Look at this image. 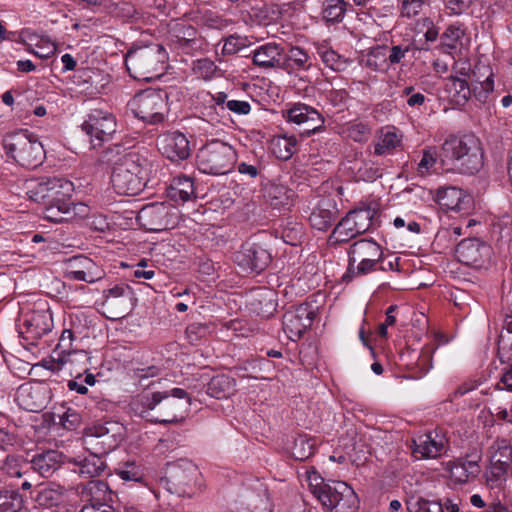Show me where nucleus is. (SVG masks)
<instances>
[{
	"instance_id": "34",
	"label": "nucleus",
	"mask_w": 512,
	"mask_h": 512,
	"mask_svg": "<svg viewBox=\"0 0 512 512\" xmlns=\"http://www.w3.org/2000/svg\"><path fill=\"white\" fill-rule=\"evenodd\" d=\"M53 318L48 309L34 311V340L36 338L44 339V344H49L55 340L56 335L52 332Z\"/></svg>"
},
{
	"instance_id": "3",
	"label": "nucleus",
	"mask_w": 512,
	"mask_h": 512,
	"mask_svg": "<svg viewBox=\"0 0 512 512\" xmlns=\"http://www.w3.org/2000/svg\"><path fill=\"white\" fill-rule=\"evenodd\" d=\"M438 156L444 168L461 174H475L483 166L481 143L473 135L446 139Z\"/></svg>"
},
{
	"instance_id": "9",
	"label": "nucleus",
	"mask_w": 512,
	"mask_h": 512,
	"mask_svg": "<svg viewBox=\"0 0 512 512\" xmlns=\"http://www.w3.org/2000/svg\"><path fill=\"white\" fill-rule=\"evenodd\" d=\"M199 479L197 466L188 460L169 464L165 476L167 489L183 497H192L200 490Z\"/></svg>"
},
{
	"instance_id": "47",
	"label": "nucleus",
	"mask_w": 512,
	"mask_h": 512,
	"mask_svg": "<svg viewBox=\"0 0 512 512\" xmlns=\"http://www.w3.org/2000/svg\"><path fill=\"white\" fill-rule=\"evenodd\" d=\"M37 495L34 498V502H36L41 507H52L57 505L60 501L61 494L58 490L44 484L37 485Z\"/></svg>"
},
{
	"instance_id": "33",
	"label": "nucleus",
	"mask_w": 512,
	"mask_h": 512,
	"mask_svg": "<svg viewBox=\"0 0 512 512\" xmlns=\"http://www.w3.org/2000/svg\"><path fill=\"white\" fill-rule=\"evenodd\" d=\"M169 197L175 202L185 203L195 198V188L192 178L178 176L172 180L168 192Z\"/></svg>"
},
{
	"instance_id": "44",
	"label": "nucleus",
	"mask_w": 512,
	"mask_h": 512,
	"mask_svg": "<svg viewBox=\"0 0 512 512\" xmlns=\"http://www.w3.org/2000/svg\"><path fill=\"white\" fill-rule=\"evenodd\" d=\"M408 512H444L440 501L427 500L423 497H410L406 501Z\"/></svg>"
},
{
	"instance_id": "2",
	"label": "nucleus",
	"mask_w": 512,
	"mask_h": 512,
	"mask_svg": "<svg viewBox=\"0 0 512 512\" xmlns=\"http://www.w3.org/2000/svg\"><path fill=\"white\" fill-rule=\"evenodd\" d=\"M190 398L181 388H174L171 394L154 392L135 396L130 404V412L152 423L171 424L184 418Z\"/></svg>"
},
{
	"instance_id": "55",
	"label": "nucleus",
	"mask_w": 512,
	"mask_h": 512,
	"mask_svg": "<svg viewBox=\"0 0 512 512\" xmlns=\"http://www.w3.org/2000/svg\"><path fill=\"white\" fill-rule=\"evenodd\" d=\"M55 420V415L50 412L34 416V432L40 434L38 438L47 435L51 426L55 424Z\"/></svg>"
},
{
	"instance_id": "40",
	"label": "nucleus",
	"mask_w": 512,
	"mask_h": 512,
	"mask_svg": "<svg viewBox=\"0 0 512 512\" xmlns=\"http://www.w3.org/2000/svg\"><path fill=\"white\" fill-rule=\"evenodd\" d=\"M348 6L345 0H326L322 8V18L328 23H339L343 20Z\"/></svg>"
},
{
	"instance_id": "49",
	"label": "nucleus",
	"mask_w": 512,
	"mask_h": 512,
	"mask_svg": "<svg viewBox=\"0 0 512 512\" xmlns=\"http://www.w3.org/2000/svg\"><path fill=\"white\" fill-rule=\"evenodd\" d=\"M64 365L70 364L71 366H75L77 373V377H81V372H87L89 370V356L88 353L84 350H72L71 352H67L64 355Z\"/></svg>"
},
{
	"instance_id": "52",
	"label": "nucleus",
	"mask_w": 512,
	"mask_h": 512,
	"mask_svg": "<svg viewBox=\"0 0 512 512\" xmlns=\"http://www.w3.org/2000/svg\"><path fill=\"white\" fill-rule=\"evenodd\" d=\"M429 0H399L400 15L413 18L420 14Z\"/></svg>"
},
{
	"instance_id": "38",
	"label": "nucleus",
	"mask_w": 512,
	"mask_h": 512,
	"mask_svg": "<svg viewBox=\"0 0 512 512\" xmlns=\"http://www.w3.org/2000/svg\"><path fill=\"white\" fill-rule=\"evenodd\" d=\"M298 141L295 136L286 134L277 135L271 142V149L274 155L281 160L290 159L297 151Z\"/></svg>"
},
{
	"instance_id": "5",
	"label": "nucleus",
	"mask_w": 512,
	"mask_h": 512,
	"mask_svg": "<svg viewBox=\"0 0 512 512\" xmlns=\"http://www.w3.org/2000/svg\"><path fill=\"white\" fill-rule=\"evenodd\" d=\"M111 182L118 194L137 195L146 185L150 162L138 153H128L114 163Z\"/></svg>"
},
{
	"instance_id": "16",
	"label": "nucleus",
	"mask_w": 512,
	"mask_h": 512,
	"mask_svg": "<svg viewBox=\"0 0 512 512\" xmlns=\"http://www.w3.org/2000/svg\"><path fill=\"white\" fill-rule=\"evenodd\" d=\"M234 261L244 272L259 274L269 266L272 256L261 244L246 241L235 253Z\"/></svg>"
},
{
	"instance_id": "56",
	"label": "nucleus",
	"mask_w": 512,
	"mask_h": 512,
	"mask_svg": "<svg viewBox=\"0 0 512 512\" xmlns=\"http://www.w3.org/2000/svg\"><path fill=\"white\" fill-rule=\"evenodd\" d=\"M117 475L124 481L141 482L143 472L135 463H126L117 470Z\"/></svg>"
},
{
	"instance_id": "12",
	"label": "nucleus",
	"mask_w": 512,
	"mask_h": 512,
	"mask_svg": "<svg viewBox=\"0 0 512 512\" xmlns=\"http://www.w3.org/2000/svg\"><path fill=\"white\" fill-rule=\"evenodd\" d=\"M81 500L86 504L80 512H114L106 503L111 500L112 490L103 480H91L78 486Z\"/></svg>"
},
{
	"instance_id": "1",
	"label": "nucleus",
	"mask_w": 512,
	"mask_h": 512,
	"mask_svg": "<svg viewBox=\"0 0 512 512\" xmlns=\"http://www.w3.org/2000/svg\"><path fill=\"white\" fill-rule=\"evenodd\" d=\"M73 190L71 181L57 177L38 178L34 186V203H37L34 213L52 223L68 220L76 209L84 213L86 205H72L70 201Z\"/></svg>"
},
{
	"instance_id": "57",
	"label": "nucleus",
	"mask_w": 512,
	"mask_h": 512,
	"mask_svg": "<svg viewBox=\"0 0 512 512\" xmlns=\"http://www.w3.org/2000/svg\"><path fill=\"white\" fill-rule=\"evenodd\" d=\"M494 89V81L492 74H490L483 82H479L477 85L471 88V95L480 102H486L489 94Z\"/></svg>"
},
{
	"instance_id": "13",
	"label": "nucleus",
	"mask_w": 512,
	"mask_h": 512,
	"mask_svg": "<svg viewBox=\"0 0 512 512\" xmlns=\"http://www.w3.org/2000/svg\"><path fill=\"white\" fill-rule=\"evenodd\" d=\"M287 122L299 127L302 136L308 137L324 129V117L315 108L296 103L284 112Z\"/></svg>"
},
{
	"instance_id": "8",
	"label": "nucleus",
	"mask_w": 512,
	"mask_h": 512,
	"mask_svg": "<svg viewBox=\"0 0 512 512\" xmlns=\"http://www.w3.org/2000/svg\"><path fill=\"white\" fill-rule=\"evenodd\" d=\"M348 256V270L344 279L365 276L377 271L383 258V250L373 239L363 238L351 244Z\"/></svg>"
},
{
	"instance_id": "63",
	"label": "nucleus",
	"mask_w": 512,
	"mask_h": 512,
	"mask_svg": "<svg viewBox=\"0 0 512 512\" xmlns=\"http://www.w3.org/2000/svg\"><path fill=\"white\" fill-rule=\"evenodd\" d=\"M472 3L473 0H445L446 9L453 15L463 14Z\"/></svg>"
},
{
	"instance_id": "51",
	"label": "nucleus",
	"mask_w": 512,
	"mask_h": 512,
	"mask_svg": "<svg viewBox=\"0 0 512 512\" xmlns=\"http://www.w3.org/2000/svg\"><path fill=\"white\" fill-rule=\"evenodd\" d=\"M185 334L190 344L197 345L210 334V327L205 323H192L187 326Z\"/></svg>"
},
{
	"instance_id": "58",
	"label": "nucleus",
	"mask_w": 512,
	"mask_h": 512,
	"mask_svg": "<svg viewBox=\"0 0 512 512\" xmlns=\"http://www.w3.org/2000/svg\"><path fill=\"white\" fill-rule=\"evenodd\" d=\"M55 53L56 45L50 40L41 39L34 45V57L49 61Z\"/></svg>"
},
{
	"instance_id": "41",
	"label": "nucleus",
	"mask_w": 512,
	"mask_h": 512,
	"mask_svg": "<svg viewBox=\"0 0 512 512\" xmlns=\"http://www.w3.org/2000/svg\"><path fill=\"white\" fill-rule=\"evenodd\" d=\"M309 59L308 53L298 46L291 47L285 55L282 54V63H288L287 71L307 69L310 66Z\"/></svg>"
},
{
	"instance_id": "54",
	"label": "nucleus",
	"mask_w": 512,
	"mask_h": 512,
	"mask_svg": "<svg viewBox=\"0 0 512 512\" xmlns=\"http://www.w3.org/2000/svg\"><path fill=\"white\" fill-rule=\"evenodd\" d=\"M495 447L496 449L491 456V461L510 466L512 462V447L506 441L497 442L493 448Z\"/></svg>"
},
{
	"instance_id": "45",
	"label": "nucleus",
	"mask_w": 512,
	"mask_h": 512,
	"mask_svg": "<svg viewBox=\"0 0 512 512\" xmlns=\"http://www.w3.org/2000/svg\"><path fill=\"white\" fill-rule=\"evenodd\" d=\"M315 443L307 436L299 435L295 438L291 448L292 456L299 461H304L314 454Z\"/></svg>"
},
{
	"instance_id": "39",
	"label": "nucleus",
	"mask_w": 512,
	"mask_h": 512,
	"mask_svg": "<svg viewBox=\"0 0 512 512\" xmlns=\"http://www.w3.org/2000/svg\"><path fill=\"white\" fill-rule=\"evenodd\" d=\"M503 330L498 340V355L501 361L512 360V315H506Z\"/></svg>"
},
{
	"instance_id": "42",
	"label": "nucleus",
	"mask_w": 512,
	"mask_h": 512,
	"mask_svg": "<svg viewBox=\"0 0 512 512\" xmlns=\"http://www.w3.org/2000/svg\"><path fill=\"white\" fill-rule=\"evenodd\" d=\"M361 234L356 228L354 220L348 213L334 228L332 237L336 242H347L351 238Z\"/></svg>"
},
{
	"instance_id": "25",
	"label": "nucleus",
	"mask_w": 512,
	"mask_h": 512,
	"mask_svg": "<svg viewBox=\"0 0 512 512\" xmlns=\"http://www.w3.org/2000/svg\"><path fill=\"white\" fill-rule=\"evenodd\" d=\"M283 48L276 43H266L253 51V63L261 68L288 70V63H282Z\"/></svg>"
},
{
	"instance_id": "7",
	"label": "nucleus",
	"mask_w": 512,
	"mask_h": 512,
	"mask_svg": "<svg viewBox=\"0 0 512 512\" xmlns=\"http://www.w3.org/2000/svg\"><path fill=\"white\" fill-rule=\"evenodd\" d=\"M235 149L228 143L218 139L211 140L202 146L197 153L196 163L200 172L209 175H225L236 163Z\"/></svg>"
},
{
	"instance_id": "11",
	"label": "nucleus",
	"mask_w": 512,
	"mask_h": 512,
	"mask_svg": "<svg viewBox=\"0 0 512 512\" xmlns=\"http://www.w3.org/2000/svg\"><path fill=\"white\" fill-rule=\"evenodd\" d=\"M116 127L114 115L101 109L91 110L81 125L82 131L89 136L90 144L94 149L111 140Z\"/></svg>"
},
{
	"instance_id": "48",
	"label": "nucleus",
	"mask_w": 512,
	"mask_h": 512,
	"mask_svg": "<svg viewBox=\"0 0 512 512\" xmlns=\"http://www.w3.org/2000/svg\"><path fill=\"white\" fill-rule=\"evenodd\" d=\"M23 498L14 491L0 492V512H21Z\"/></svg>"
},
{
	"instance_id": "37",
	"label": "nucleus",
	"mask_w": 512,
	"mask_h": 512,
	"mask_svg": "<svg viewBox=\"0 0 512 512\" xmlns=\"http://www.w3.org/2000/svg\"><path fill=\"white\" fill-rule=\"evenodd\" d=\"M234 392V380L225 374L212 377L207 384L206 393L216 399L229 397Z\"/></svg>"
},
{
	"instance_id": "60",
	"label": "nucleus",
	"mask_w": 512,
	"mask_h": 512,
	"mask_svg": "<svg viewBox=\"0 0 512 512\" xmlns=\"http://www.w3.org/2000/svg\"><path fill=\"white\" fill-rule=\"evenodd\" d=\"M465 32L461 24H453L446 28L442 34L445 45L454 48Z\"/></svg>"
},
{
	"instance_id": "29",
	"label": "nucleus",
	"mask_w": 512,
	"mask_h": 512,
	"mask_svg": "<svg viewBox=\"0 0 512 512\" xmlns=\"http://www.w3.org/2000/svg\"><path fill=\"white\" fill-rule=\"evenodd\" d=\"M432 433L424 434L413 439V454L421 458H437L445 451L443 438L437 439Z\"/></svg>"
},
{
	"instance_id": "36",
	"label": "nucleus",
	"mask_w": 512,
	"mask_h": 512,
	"mask_svg": "<svg viewBox=\"0 0 512 512\" xmlns=\"http://www.w3.org/2000/svg\"><path fill=\"white\" fill-rule=\"evenodd\" d=\"M445 90L448 92L451 100L457 105H464L471 97V88L467 79L458 76L447 78Z\"/></svg>"
},
{
	"instance_id": "4",
	"label": "nucleus",
	"mask_w": 512,
	"mask_h": 512,
	"mask_svg": "<svg viewBox=\"0 0 512 512\" xmlns=\"http://www.w3.org/2000/svg\"><path fill=\"white\" fill-rule=\"evenodd\" d=\"M307 481L311 493L326 509L334 512L357 511V495L345 482H325L316 471L307 473Z\"/></svg>"
},
{
	"instance_id": "18",
	"label": "nucleus",
	"mask_w": 512,
	"mask_h": 512,
	"mask_svg": "<svg viewBox=\"0 0 512 512\" xmlns=\"http://www.w3.org/2000/svg\"><path fill=\"white\" fill-rule=\"evenodd\" d=\"M315 313L312 306L302 303L289 309L283 315V331L291 341L299 340L306 330L312 325Z\"/></svg>"
},
{
	"instance_id": "21",
	"label": "nucleus",
	"mask_w": 512,
	"mask_h": 512,
	"mask_svg": "<svg viewBox=\"0 0 512 512\" xmlns=\"http://www.w3.org/2000/svg\"><path fill=\"white\" fill-rule=\"evenodd\" d=\"M117 426L113 423L105 425H96L90 428L84 435V443L88 449L94 450L103 455L117 447L119 437L112 432V428Z\"/></svg>"
},
{
	"instance_id": "14",
	"label": "nucleus",
	"mask_w": 512,
	"mask_h": 512,
	"mask_svg": "<svg viewBox=\"0 0 512 512\" xmlns=\"http://www.w3.org/2000/svg\"><path fill=\"white\" fill-rule=\"evenodd\" d=\"M176 218L174 208L167 203H150L137 214L138 223L147 231L158 232L168 229Z\"/></svg>"
},
{
	"instance_id": "53",
	"label": "nucleus",
	"mask_w": 512,
	"mask_h": 512,
	"mask_svg": "<svg viewBox=\"0 0 512 512\" xmlns=\"http://www.w3.org/2000/svg\"><path fill=\"white\" fill-rule=\"evenodd\" d=\"M15 402L25 410L32 411V384L27 382L20 385L16 391Z\"/></svg>"
},
{
	"instance_id": "32",
	"label": "nucleus",
	"mask_w": 512,
	"mask_h": 512,
	"mask_svg": "<svg viewBox=\"0 0 512 512\" xmlns=\"http://www.w3.org/2000/svg\"><path fill=\"white\" fill-rule=\"evenodd\" d=\"M101 454L93 450V452L83 459L72 458L69 461L75 465L74 472L83 477H96L99 476L106 468L104 460L100 457Z\"/></svg>"
},
{
	"instance_id": "19",
	"label": "nucleus",
	"mask_w": 512,
	"mask_h": 512,
	"mask_svg": "<svg viewBox=\"0 0 512 512\" xmlns=\"http://www.w3.org/2000/svg\"><path fill=\"white\" fill-rule=\"evenodd\" d=\"M456 255L464 265L482 268L489 264L492 248L477 238H468L457 245Z\"/></svg>"
},
{
	"instance_id": "15",
	"label": "nucleus",
	"mask_w": 512,
	"mask_h": 512,
	"mask_svg": "<svg viewBox=\"0 0 512 512\" xmlns=\"http://www.w3.org/2000/svg\"><path fill=\"white\" fill-rule=\"evenodd\" d=\"M73 333L71 330H63L56 347L48 358H43L40 362L34 363V375L41 378H34L36 381H44L54 372L59 371L64 366V355L71 352Z\"/></svg>"
},
{
	"instance_id": "23",
	"label": "nucleus",
	"mask_w": 512,
	"mask_h": 512,
	"mask_svg": "<svg viewBox=\"0 0 512 512\" xmlns=\"http://www.w3.org/2000/svg\"><path fill=\"white\" fill-rule=\"evenodd\" d=\"M239 512H270L268 489L260 481L246 488L239 496Z\"/></svg>"
},
{
	"instance_id": "62",
	"label": "nucleus",
	"mask_w": 512,
	"mask_h": 512,
	"mask_svg": "<svg viewBox=\"0 0 512 512\" xmlns=\"http://www.w3.org/2000/svg\"><path fill=\"white\" fill-rule=\"evenodd\" d=\"M380 168L373 166L369 162H363L357 170V177L366 182H372L381 177Z\"/></svg>"
},
{
	"instance_id": "17",
	"label": "nucleus",
	"mask_w": 512,
	"mask_h": 512,
	"mask_svg": "<svg viewBox=\"0 0 512 512\" xmlns=\"http://www.w3.org/2000/svg\"><path fill=\"white\" fill-rule=\"evenodd\" d=\"M103 309L109 318L119 319L127 315L134 307V293L127 284H117L104 291Z\"/></svg>"
},
{
	"instance_id": "22",
	"label": "nucleus",
	"mask_w": 512,
	"mask_h": 512,
	"mask_svg": "<svg viewBox=\"0 0 512 512\" xmlns=\"http://www.w3.org/2000/svg\"><path fill=\"white\" fill-rule=\"evenodd\" d=\"M65 275L71 280L94 283L103 278L104 271L93 260L80 255L68 260Z\"/></svg>"
},
{
	"instance_id": "35",
	"label": "nucleus",
	"mask_w": 512,
	"mask_h": 512,
	"mask_svg": "<svg viewBox=\"0 0 512 512\" xmlns=\"http://www.w3.org/2000/svg\"><path fill=\"white\" fill-rule=\"evenodd\" d=\"M267 198L276 209L289 208L293 205L295 192L283 184L272 183L267 188Z\"/></svg>"
},
{
	"instance_id": "64",
	"label": "nucleus",
	"mask_w": 512,
	"mask_h": 512,
	"mask_svg": "<svg viewBox=\"0 0 512 512\" xmlns=\"http://www.w3.org/2000/svg\"><path fill=\"white\" fill-rule=\"evenodd\" d=\"M195 70L201 77L209 79L214 75L216 66L214 62L209 59H201L197 61Z\"/></svg>"
},
{
	"instance_id": "28",
	"label": "nucleus",
	"mask_w": 512,
	"mask_h": 512,
	"mask_svg": "<svg viewBox=\"0 0 512 512\" xmlns=\"http://www.w3.org/2000/svg\"><path fill=\"white\" fill-rule=\"evenodd\" d=\"M402 138V134L395 127L381 128L373 143V154L376 156L393 154L398 148H401Z\"/></svg>"
},
{
	"instance_id": "27",
	"label": "nucleus",
	"mask_w": 512,
	"mask_h": 512,
	"mask_svg": "<svg viewBox=\"0 0 512 512\" xmlns=\"http://www.w3.org/2000/svg\"><path fill=\"white\" fill-rule=\"evenodd\" d=\"M31 143L32 135L28 129L13 132L3 140L6 152L17 162H20L25 158V155L29 154Z\"/></svg>"
},
{
	"instance_id": "20",
	"label": "nucleus",
	"mask_w": 512,
	"mask_h": 512,
	"mask_svg": "<svg viewBox=\"0 0 512 512\" xmlns=\"http://www.w3.org/2000/svg\"><path fill=\"white\" fill-rule=\"evenodd\" d=\"M156 143L162 155L171 161L185 160L191 154L187 137L179 131H169L159 135Z\"/></svg>"
},
{
	"instance_id": "59",
	"label": "nucleus",
	"mask_w": 512,
	"mask_h": 512,
	"mask_svg": "<svg viewBox=\"0 0 512 512\" xmlns=\"http://www.w3.org/2000/svg\"><path fill=\"white\" fill-rule=\"evenodd\" d=\"M321 58L327 67L335 71L343 70L346 66V60L343 59L334 50L326 49L322 51Z\"/></svg>"
},
{
	"instance_id": "10",
	"label": "nucleus",
	"mask_w": 512,
	"mask_h": 512,
	"mask_svg": "<svg viewBox=\"0 0 512 512\" xmlns=\"http://www.w3.org/2000/svg\"><path fill=\"white\" fill-rule=\"evenodd\" d=\"M166 99L167 94L164 91L149 88L136 94L128 106L138 119L156 124L164 120Z\"/></svg>"
},
{
	"instance_id": "26",
	"label": "nucleus",
	"mask_w": 512,
	"mask_h": 512,
	"mask_svg": "<svg viewBox=\"0 0 512 512\" xmlns=\"http://www.w3.org/2000/svg\"><path fill=\"white\" fill-rule=\"evenodd\" d=\"M338 210L332 199H321L312 210L309 222L314 229L326 231L337 217Z\"/></svg>"
},
{
	"instance_id": "24",
	"label": "nucleus",
	"mask_w": 512,
	"mask_h": 512,
	"mask_svg": "<svg viewBox=\"0 0 512 512\" xmlns=\"http://www.w3.org/2000/svg\"><path fill=\"white\" fill-rule=\"evenodd\" d=\"M436 198L439 205L447 211L466 213L471 205V197L457 187L438 189Z\"/></svg>"
},
{
	"instance_id": "6",
	"label": "nucleus",
	"mask_w": 512,
	"mask_h": 512,
	"mask_svg": "<svg viewBox=\"0 0 512 512\" xmlns=\"http://www.w3.org/2000/svg\"><path fill=\"white\" fill-rule=\"evenodd\" d=\"M167 53L163 46L154 44L131 48L125 55V65L131 77L150 82L159 78L166 68Z\"/></svg>"
},
{
	"instance_id": "46",
	"label": "nucleus",
	"mask_w": 512,
	"mask_h": 512,
	"mask_svg": "<svg viewBox=\"0 0 512 512\" xmlns=\"http://www.w3.org/2000/svg\"><path fill=\"white\" fill-rule=\"evenodd\" d=\"M508 469L509 466L491 461L484 474L486 484L490 488L500 486L507 478Z\"/></svg>"
},
{
	"instance_id": "61",
	"label": "nucleus",
	"mask_w": 512,
	"mask_h": 512,
	"mask_svg": "<svg viewBox=\"0 0 512 512\" xmlns=\"http://www.w3.org/2000/svg\"><path fill=\"white\" fill-rule=\"evenodd\" d=\"M437 154L432 149L423 150L422 158L418 163L417 172L424 176L430 172L433 166L436 164Z\"/></svg>"
},
{
	"instance_id": "31",
	"label": "nucleus",
	"mask_w": 512,
	"mask_h": 512,
	"mask_svg": "<svg viewBox=\"0 0 512 512\" xmlns=\"http://www.w3.org/2000/svg\"><path fill=\"white\" fill-rule=\"evenodd\" d=\"M450 477L458 484H464L477 478L481 472L478 460H458L450 464Z\"/></svg>"
},
{
	"instance_id": "30",
	"label": "nucleus",
	"mask_w": 512,
	"mask_h": 512,
	"mask_svg": "<svg viewBox=\"0 0 512 512\" xmlns=\"http://www.w3.org/2000/svg\"><path fill=\"white\" fill-rule=\"evenodd\" d=\"M60 454L53 449H43L36 447L34 449V472H38L42 477L51 476L59 467Z\"/></svg>"
},
{
	"instance_id": "43",
	"label": "nucleus",
	"mask_w": 512,
	"mask_h": 512,
	"mask_svg": "<svg viewBox=\"0 0 512 512\" xmlns=\"http://www.w3.org/2000/svg\"><path fill=\"white\" fill-rule=\"evenodd\" d=\"M354 220V224L360 233H365L373 224V220L377 214L376 210L371 207H361L349 212Z\"/></svg>"
},
{
	"instance_id": "50",
	"label": "nucleus",
	"mask_w": 512,
	"mask_h": 512,
	"mask_svg": "<svg viewBox=\"0 0 512 512\" xmlns=\"http://www.w3.org/2000/svg\"><path fill=\"white\" fill-rule=\"evenodd\" d=\"M346 135L355 142H366L371 136V127L364 122L351 123L346 129Z\"/></svg>"
}]
</instances>
